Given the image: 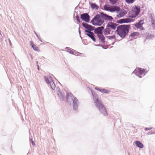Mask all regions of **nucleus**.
<instances>
[{"label": "nucleus", "instance_id": "obj_1", "mask_svg": "<svg viewBox=\"0 0 155 155\" xmlns=\"http://www.w3.org/2000/svg\"><path fill=\"white\" fill-rule=\"evenodd\" d=\"M91 91L92 96V99L96 107L100 112V114L104 117L107 116L108 113L101 97L94 90L91 89Z\"/></svg>", "mask_w": 155, "mask_h": 155}, {"label": "nucleus", "instance_id": "obj_2", "mask_svg": "<svg viewBox=\"0 0 155 155\" xmlns=\"http://www.w3.org/2000/svg\"><path fill=\"white\" fill-rule=\"evenodd\" d=\"M131 25L130 24L119 25L115 32L121 38L124 39L128 35L129 31L131 29Z\"/></svg>", "mask_w": 155, "mask_h": 155}, {"label": "nucleus", "instance_id": "obj_3", "mask_svg": "<svg viewBox=\"0 0 155 155\" xmlns=\"http://www.w3.org/2000/svg\"><path fill=\"white\" fill-rule=\"evenodd\" d=\"M82 25L87 29L84 30L85 34L90 38L94 42H96V40L95 38L96 36L93 32L91 31L94 30L95 27L84 22L82 23Z\"/></svg>", "mask_w": 155, "mask_h": 155}, {"label": "nucleus", "instance_id": "obj_4", "mask_svg": "<svg viewBox=\"0 0 155 155\" xmlns=\"http://www.w3.org/2000/svg\"><path fill=\"white\" fill-rule=\"evenodd\" d=\"M70 97L73 101L72 106L74 111L76 113L78 112V108L79 104V102L76 97H74L73 94L70 92L67 93L66 100L67 102L69 103V97Z\"/></svg>", "mask_w": 155, "mask_h": 155}, {"label": "nucleus", "instance_id": "obj_5", "mask_svg": "<svg viewBox=\"0 0 155 155\" xmlns=\"http://www.w3.org/2000/svg\"><path fill=\"white\" fill-rule=\"evenodd\" d=\"M102 14H97L92 19L90 23L95 26H101L104 22Z\"/></svg>", "mask_w": 155, "mask_h": 155}, {"label": "nucleus", "instance_id": "obj_6", "mask_svg": "<svg viewBox=\"0 0 155 155\" xmlns=\"http://www.w3.org/2000/svg\"><path fill=\"white\" fill-rule=\"evenodd\" d=\"M140 11V7L139 6L135 5L132 7L131 12L129 13L130 17L132 18H136L139 14Z\"/></svg>", "mask_w": 155, "mask_h": 155}, {"label": "nucleus", "instance_id": "obj_7", "mask_svg": "<svg viewBox=\"0 0 155 155\" xmlns=\"http://www.w3.org/2000/svg\"><path fill=\"white\" fill-rule=\"evenodd\" d=\"M147 72L148 71H146V69L137 67L136 68L132 74H134L139 78H142L143 77L142 75L144 76Z\"/></svg>", "mask_w": 155, "mask_h": 155}, {"label": "nucleus", "instance_id": "obj_8", "mask_svg": "<svg viewBox=\"0 0 155 155\" xmlns=\"http://www.w3.org/2000/svg\"><path fill=\"white\" fill-rule=\"evenodd\" d=\"M105 10L113 12L116 11V7L114 5H108L105 4L104 6Z\"/></svg>", "mask_w": 155, "mask_h": 155}, {"label": "nucleus", "instance_id": "obj_9", "mask_svg": "<svg viewBox=\"0 0 155 155\" xmlns=\"http://www.w3.org/2000/svg\"><path fill=\"white\" fill-rule=\"evenodd\" d=\"M116 12L118 14L117 15V17L118 18H120L124 16L127 13V11L124 9H119L118 10L116 9Z\"/></svg>", "mask_w": 155, "mask_h": 155}, {"label": "nucleus", "instance_id": "obj_10", "mask_svg": "<svg viewBox=\"0 0 155 155\" xmlns=\"http://www.w3.org/2000/svg\"><path fill=\"white\" fill-rule=\"evenodd\" d=\"M81 18L83 21L89 23L90 21V16L87 13L81 14L80 15Z\"/></svg>", "mask_w": 155, "mask_h": 155}, {"label": "nucleus", "instance_id": "obj_11", "mask_svg": "<svg viewBox=\"0 0 155 155\" xmlns=\"http://www.w3.org/2000/svg\"><path fill=\"white\" fill-rule=\"evenodd\" d=\"M107 25V26L110 28L111 30H116L117 29L118 26L119 25L116 23H114L112 21L108 22Z\"/></svg>", "mask_w": 155, "mask_h": 155}, {"label": "nucleus", "instance_id": "obj_12", "mask_svg": "<svg viewBox=\"0 0 155 155\" xmlns=\"http://www.w3.org/2000/svg\"><path fill=\"white\" fill-rule=\"evenodd\" d=\"M100 14H102L103 18V20L111 21L113 20L114 18L111 16L109 15L106 13H104V12H99Z\"/></svg>", "mask_w": 155, "mask_h": 155}, {"label": "nucleus", "instance_id": "obj_13", "mask_svg": "<svg viewBox=\"0 0 155 155\" xmlns=\"http://www.w3.org/2000/svg\"><path fill=\"white\" fill-rule=\"evenodd\" d=\"M104 27L101 26L97 27L96 28H94V32L97 35L102 34L104 30Z\"/></svg>", "mask_w": 155, "mask_h": 155}, {"label": "nucleus", "instance_id": "obj_14", "mask_svg": "<svg viewBox=\"0 0 155 155\" xmlns=\"http://www.w3.org/2000/svg\"><path fill=\"white\" fill-rule=\"evenodd\" d=\"M65 49L67 50L66 51L72 54H74V51H75V53L74 55L76 56H78V54H81V53L78 51H74V50L68 47H66Z\"/></svg>", "mask_w": 155, "mask_h": 155}, {"label": "nucleus", "instance_id": "obj_15", "mask_svg": "<svg viewBox=\"0 0 155 155\" xmlns=\"http://www.w3.org/2000/svg\"><path fill=\"white\" fill-rule=\"evenodd\" d=\"M94 89L95 90L98 91L103 94H107L110 92V91L107 89L104 88H101L98 87H95Z\"/></svg>", "mask_w": 155, "mask_h": 155}, {"label": "nucleus", "instance_id": "obj_16", "mask_svg": "<svg viewBox=\"0 0 155 155\" xmlns=\"http://www.w3.org/2000/svg\"><path fill=\"white\" fill-rule=\"evenodd\" d=\"M144 19H142L139 21L137 23H135L134 25L131 24V25H134L136 28H138L139 27L143 26V25L145 23L144 22Z\"/></svg>", "mask_w": 155, "mask_h": 155}, {"label": "nucleus", "instance_id": "obj_17", "mask_svg": "<svg viewBox=\"0 0 155 155\" xmlns=\"http://www.w3.org/2000/svg\"><path fill=\"white\" fill-rule=\"evenodd\" d=\"M140 35V33L134 31L131 33L129 35V39L131 40L130 38H131L132 39H135L137 38V37L138 36Z\"/></svg>", "mask_w": 155, "mask_h": 155}, {"label": "nucleus", "instance_id": "obj_18", "mask_svg": "<svg viewBox=\"0 0 155 155\" xmlns=\"http://www.w3.org/2000/svg\"><path fill=\"white\" fill-rule=\"evenodd\" d=\"M90 7L92 9H95L96 11L98 10L99 8V6L97 5L95 3L90 2L89 3Z\"/></svg>", "mask_w": 155, "mask_h": 155}, {"label": "nucleus", "instance_id": "obj_19", "mask_svg": "<svg viewBox=\"0 0 155 155\" xmlns=\"http://www.w3.org/2000/svg\"><path fill=\"white\" fill-rule=\"evenodd\" d=\"M97 36L100 40V42L103 44L105 43V38L103 34L97 35Z\"/></svg>", "mask_w": 155, "mask_h": 155}, {"label": "nucleus", "instance_id": "obj_20", "mask_svg": "<svg viewBox=\"0 0 155 155\" xmlns=\"http://www.w3.org/2000/svg\"><path fill=\"white\" fill-rule=\"evenodd\" d=\"M111 31V29L107 26V25L106 28L105 29L104 28V33L105 35H108L110 34Z\"/></svg>", "mask_w": 155, "mask_h": 155}, {"label": "nucleus", "instance_id": "obj_21", "mask_svg": "<svg viewBox=\"0 0 155 155\" xmlns=\"http://www.w3.org/2000/svg\"><path fill=\"white\" fill-rule=\"evenodd\" d=\"M135 144L137 147L140 148H143L144 147L143 144L138 140H136L135 141Z\"/></svg>", "mask_w": 155, "mask_h": 155}, {"label": "nucleus", "instance_id": "obj_22", "mask_svg": "<svg viewBox=\"0 0 155 155\" xmlns=\"http://www.w3.org/2000/svg\"><path fill=\"white\" fill-rule=\"evenodd\" d=\"M30 43L31 48L33 49L35 51H38V48L33 43V41H31L30 42Z\"/></svg>", "mask_w": 155, "mask_h": 155}, {"label": "nucleus", "instance_id": "obj_23", "mask_svg": "<svg viewBox=\"0 0 155 155\" xmlns=\"http://www.w3.org/2000/svg\"><path fill=\"white\" fill-rule=\"evenodd\" d=\"M59 93H58V95L60 98V100L62 101H63L64 100V97L63 95L61 92L60 91H59Z\"/></svg>", "mask_w": 155, "mask_h": 155}, {"label": "nucleus", "instance_id": "obj_24", "mask_svg": "<svg viewBox=\"0 0 155 155\" xmlns=\"http://www.w3.org/2000/svg\"><path fill=\"white\" fill-rule=\"evenodd\" d=\"M49 84L50 86V87L52 90H55L56 85L54 82H51Z\"/></svg>", "mask_w": 155, "mask_h": 155}, {"label": "nucleus", "instance_id": "obj_25", "mask_svg": "<svg viewBox=\"0 0 155 155\" xmlns=\"http://www.w3.org/2000/svg\"><path fill=\"white\" fill-rule=\"evenodd\" d=\"M75 18H76L77 21V23L78 24H79V23H80L81 22V21L80 19V17L78 13V12H77L76 13V15L75 16Z\"/></svg>", "mask_w": 155, "mask_h": 155}, {"label": "nucleus", "instance_id": "obj_26", "mask_svg": "<svg viewBox=\"0 0 155 155\" xmlns=\"http://www.w3.org/2000/svg\"><path fill=\"white\" fill-rule=\"evenodd\" d=\"M106 37L107 38L110 40L114 39L115 41L116 40V36L114 35L111 36H106Z\"/></svg>", "mask_w": 155, "mask_h": 155}, {"label": "nucleus", "instance_id": "obj_27", "mask_svg": "<svg viewBox=\"0 0 155 155\" xmlns=\"http://www.w3.org/2000/svg\"><path fill=\"white\" fill-rule=\"evenodd\" d=\"M44 78L47 84H49V83H51V81H50L48 77H47L46 76H44Z\"/></svg>", "mask_w": 155, "mask_h": 155}, {"label": "nucleus", "instance_id": "obj_28", "mask_svg": "<svg viewBox=\"0 0 155 155\" xmlns=\"http://www.w3.org/2000/svg\"><path fill=\"white\" fill-rule=\"evenodd\" d=\"M154 15L153 14L151 13L150 14V17L151 19V22L153 21H155V19L154 18Z\"/></svg>", "mask_w": 155, "mask_h": 155}, {"label": "nucleus", "instance_id": "obj_29", "mask_svg": "<svg viewBox=\"0 0 155 155\" xmlns=\"http://www.w3.org/2000/svg\"><path fill=\"white\" fill-rule=\"evenodd\" d=\"M132 18H130L129 16V18H127V23H130L132 22H134V20Z\"/></svg>", "mask_w": 155, "mask_h": 155}, {"label": "nucleus", "instance_id": "obj_30", "mask_svg": "<svg viewBox=\"0 0 155 155\" xmlns=\"http://www.w3.org/2000/svg\"><path fill=\"white\" fill-rule=\"evenodd\" d=\"M126 2L128 4H131L133 3L136 0H125Z\"/></svg>", "mask_w": 155, "mask_h": 155}, {"label": "nucleus", "instance_id": "obj_31", "mask_svg": "<svg viewBox=\"0 0 155 155\" xmlns=\"http://www.w3.org/2000/svg\"><path fill=\"white\" fill-rule=\"evenodd\" d=\"M116 23L117 24L118 23L119 24H122L124 23V22L123 21V18L120 19L119 20H117L116 21Z\"/></svg>", "mask_w": 155, "mask_h": 155}, {"label": "nucleus", "instance_id": "obj_32", "mask_svg": "<svg viewBox=\"0 0 155 155\" xmlns=\"http://www.w3.org/2000/svg\"><path fill=\"white\" fill-rule=\"evenodd\" d=\"M153 29L155 30V21L151 22Z\"/></svg>", "mask_w": 155, "mask_h": 155}, {"label": "nucleus", "instance_id": "obj_33", "mask_svg": "<svg viewBox=\"0 0 155 155\" xmlns=\"http://www.w3.org/2000/svg\"><path fill=\"white\" fill-rule=\"evenodd\" d=\"M117 0H109L110 2L112 3L113 4L116 3Z\"/></svg>", "mask_w": 155, "mask_h": 155}, {"label": "nucleus", "instance_id": "obj_34", "mask_svg": "<svg viewBox=\"0 0 155 155\" xmlns=\"http://www.w3.org/2000/svg\"><path fill=\"white\" fill-rule=\"evenodd\" d=\"M155 132L154 131L151 130L148 133V134H155Z\"/></svg>", "mask_w": 155, "mask_h": 155}, {"label": "nucleus", "instance_id": "obj_35", "mask_svg": "<svg viewBox=\"0 0 155 155\" xmlns=\"http://www.w3.org/2000/svg\"><path fill=\"white\" fill-rule=\"evenodd\" d=\"M95 45V46H100V47H102V48H103V49H106L107 48H104V47L103 46H102V45H100V44H98V45Z\"/></svg>", "mask_w": 155, "mask_h": 155}, {"label": "nucleus", "instance_id": "obj_36", "mask_svg": "<svg viewBox=\"0 0 155 155\" xmlns=\"http://www.w3.org/2000/svg\"><path fill=\"white\" fill-rule=\"evenodd\" d=\"M137 28L139 29L140 30H145V29L144 28V27H143V26H140L138 27V28Z\"/></svg>", "mask_w": 155, "mask_h": 155}, {"label": "nucleus", "instance_id": "obj_37", "mask_svg": "<svg viewBox=\"0 0 155 155\" xmlns=\"http://www.w3.org/2000/svg\"><path fill=\"white\" fill-rule=\"evenodd\" d=\"M124 22V23H127V18H123Z\"/></svg>", "mask_w": 155, "mask_h": 155}, {"label": "nucleus", "instance_id": "obj_38", "mask_svg": "<svg viewBox=\"0 0 155 155\" xmlns=\"http://www.w3.org/2000/svg\"><path fill=\"white\" fill-rule=\"evenodd\" d=\"M152 129L151 127L149 128V127H145L144 128V130L145 131H147L148 130H150Z\"/></svg>", "mask_w": 155, "mask_h": 155}, {"label": "nucleus", "instance_id": "obj_39", "mask_svg": "<svg viewBox=\"0 0 155 155\" xmlns=\"http://www.w3.org/2000/svg\"><path fill=\"white\" fill-rule=\"evenodd\" d=\"M147 32L145 31H142L141 32V33L142 35H145L146 34H147Z\"/></svg>", "mask_w": 155, "mask_h": 155}, {"label": "nucleus", "instance_id": "obj_40", "mask_svg": "<svg viewBox=\"0 0 155 155\" xmlns=\"http://www.w3.org/2000/svg\"><path fill=\"white\" fill-rule=\"evenodd\" d=\"M149 38H150V37H149V35L146 36L145 37V39H148Z\"/></svg>", "mask_w": 155, "mask_h": 155}, {"label": "nucleus", "instance_id": "obj_41", "mask_svg": "<svg viewBox=\"0 0 155 155\" xmlns=\"http://www.w3.org/2000/svg\"><path fill=\"white\" fill-rule=\"evenodd\" d=\"M49 78H50V79H51V82H54V80L53 79L52 77L50 76V75H49Z\"/></svg>", "mask_w": 155, "mask_h": 155}, {"label": "nucleus", "instance_id": "obj_42", "mask_svg": "<svg viewBox=\"0 0 155 155\" xmlns=\"http://www.w3.org/2000/svg\"><path fill=\"white\" fill-rule=\"evenodd\" d=\"M8 41L9 42L10 46H11L12 45V44L11 41L9 38L8 39Z\"/></svg>", "mask_w": 155, "mask_h": 155}, {"label": "nucleus", "instance_id": "obj_43", "mask_svg": "<svg viewBox=\"0 0 155 155\" xmlns=\"http://www.w3.org/2000/svg\"><path fill=\"white\" fill-rule=\"evenodd\" d=\"M31 143L32 144V145L33 146H35V142L33 141H32L31 142Z\"/></svg>", "mask_w": 155, "mask_h": 155}, {"label": "nucleus", "instance_id": "obj_44", "mask_svg": "<svg viewBox=\"0 0 155 155\" xmlns=\"http://www.w3.org/2000/svg\"><path fill=\"white\" fill-rule=\"evenodd\" d=\"M149 35V37L150 38H153L154 37V36L152 34H150Z\"/></svg>", "mask_w": 155, "mask_h": 155}, {"label": "nucleus", "instance_id": "obj_45", "mask_svg": "<svg viewBox=\"0 0 155 155\" xmlns=\"http://www.w3.org/2000/svg\"><path fill=\"white\" fill-rule=\"evenodd\" d=\"M78 32H79V34L80 36H81V31L80 30L79 28Z\"/></svg>", "mask_w": 155, "mask_h": 155}, {"label": "nucleus", "instance_id": "obj_46", "mask_svg": "<svg viewBox=\"0 0 155 155\" xmlns=\"http://www.w3.org/2000/svg\"><path fill=\"white\" fill-rule=\"evenodd\" d=\"M38 40H39L41 42H43V41L41 39L40 37L38 38Z\"/></svg>", "mask_w": 155, "mask_h": 155}, {"label": "nucleus", "instance_id": "obj_47", "mask_svg": "<svg viewBox=\"0 0 155 155\" xmlns=\"http://www.w3.org/2000/svg\"><path fill=\"white\" fill-rule=\"evenodd\" d=\"M37 69H38V70H40V68H39L38 64H37Z\"/></svg>", "mask_w": 155, "mask_h": 155}, {"label": "nucleus", "instance_id": "obj_48", "mask_svg": "<svg viewBox=\"0 0 155 155\" xmlns=\"http://www.w3.org/2000/svg\"><path fill=\"white\" fill-rule=\"evenodd\" d=\"M29 140L30 142H31V141H33L32 138H29Z\"/></svg>", "mask_w": 155, "mask_h": 155}, {"label": "nucleus", "instance_id": "obj_49", "mask_svg": "<svg viewBox=\"0 0 155 155\" xmlns=\"http://www.w3.org/2000/svg\"><path fill=\"white\" fill-rule=\"evenodd\" d=\"M34 33L35 34L36 36H37V35H38V34L35 32V31H34Z\"/></svg>", "mask_w": 155, "mask_h": 155}, {"label": "nucleus", "instance_id": "obj_50", "mask_svg": "<svg viewBox=\"0 0 155 155\" xmlns=\"http://www.w3.org/2000/svg\"><path fill=\"white\" fill-rule=\"evenodd\" d=\"M75 12H75V11H74V15H73V17L74 18V17H75V16H75Z\"/></svg>", "mask_w": 155, "mask_h": 155}, {"label": "nucleus", "instance_id": "obj_51", "mask_svg": "<svg viewBox=\"0 0 155 155\" xmlns=\"http://www.w3.org/2000/svg\"><path fill=\"white\" fill-rule=\"evenodd\" d=\"M29 55H30L31 56V59H33L32 56L30 54H29Z\"/></svg>", "mask_w": 155, "mask_h": 155}, {"label": "nucleus", "instance_id": "obj_52", "mask_svg": "<svg viewBox=\"0 0 155 155\" xmlns=\"http://www.w3.org/2000/svg\"><path fill=\"white\" fill-rule=\"evenodd\" d=\"M36 36H37V38H39V37H40V36L39 35H37Z\"/></svg>", "mask_w": 155, "mask_h": 155}, {"label": "nucleus", "instance_id": "obj_53", "mask_svg": "<svg viewBox=\"0 0 155 155\" xmlns=\"http://www.w3.org/2000/svg\"><path fill=\"white\" fill-rule=\"evenodd\" d=\"M114 43H115V42H113L112 44H111V45H114Z\"/></svg>", "mask_w": 155, "mask_h": 155}, {"label": "nucleus", "instance_id": "obj_54", "mask_svg": "<svg viewBox=\"0 0 155 155\" xmlns=\"http://www.w3.org/2000/svg\"><path fill=\"white\" fill-rule=\"evenodd\" d=\"M1 32H2V31H1L0 30V35H2V34H1Z\"/></svg>", "mask_w": 155, "mask_h": 155}, {"label": "nucleus", "instance_id": "obj_55", "mask_svg": "<svg viewBox=\"0 0 155 155\" xmlns=\"http://www.w3.org/2000/svg\"><path fill=\"white\" fill-rule=\"evenodd\" d=\"M36 64H37H37H38V61H36Z\"/></svg>", "mask_w": 155, "mask_h": 155}, {"label": "nucleus", "instance_id": "obj_56", "mask_svg": "<svg viewBox=\"0 0 155 155\" xmlns=\"http://www.w3.org/2000/svg\"><path fill=\"white\" fill-rule=\"evenodd\" d=\"M80 36V38H81V39H82V37H81V36Z\"/></svg>", "mask_w": 155, "mask_h": 155}, {"label": "nucleus", "instance_id": "obj_57", "mask_svg": "<svg viewBox=\"0 0 155 155\" xmlns=\"http://www.w3.org/2000/svg\"><path fill=\"white\" fill-rule=\"evenodd\" d=\"M127 153H128V155H130V154H129V152L128 151L127 152Z\"/></svg>", "mask_w": 155, "mask_h": 155}, {"label": "nucleus", "instance_id": "obj_58", "mask_svg": "<svg viewBox=\"0 0 155 155\" xmlns=\"http://www.w3.org/2000/svg\"><path fill=\"white\" fill-rule=\"evenodd\" d=\"M116 123V122L115 121V123H114V126H115V125Z\"/></svg>", "mask_w": 155, "mask_h": 155}, {"label": "nucleus", "instance_id": "obj_59", "mask_svg": "<svg viewBox=\"0 0 155 155\" xmlns=\"http://www.w3.org/2000/svg\"><path fill=\"white\" fill-rule=\"evenodd\" d=\"M42 57L44 58H45L43 56H42Z\"/></svg>", "mask_w": 155, "mask_h": 155}, {"label": "nucleus", "instance_id": "obj_60", "mask_svg": "<svg viewBox=\"0 0 155 155\" xmlns=\"http://www.w3.org/2000/svg\"><path fill=\"white\" fill-rule=\"evenodd\" d=\"M54 78L55 79H56V78H55V77H54Z\"/></svg>", "mask_w": 155, "mask_h": 155}, {"label": "nucleus", "instance_id": "obj_61", "mask_svg": "<svg viewBox=\"0 0 155 155\" xmlns=\"http://www.w3.org/2000/svg\"><path fill=\"white\" fill-rule=\"evenodd\" d=\"M76 7H76L75 8V9H76Z\"/></svg>", "mask_w": 155, "mask_h": 155}, {"label": "nucleus", "instance_id": "obj_62", "mask_svg": "<svg viewBox=\"0 0 155 155\" xmlns=\"http://www.w3.org/2000/svg\"><path fill=\"white\" fill-rule=\"evenodd\" d=\"M59 83L61 85V83H60L59 82Z\"/></svg>", "mask_w": 155, "mask_h": 155}]
</instances>
